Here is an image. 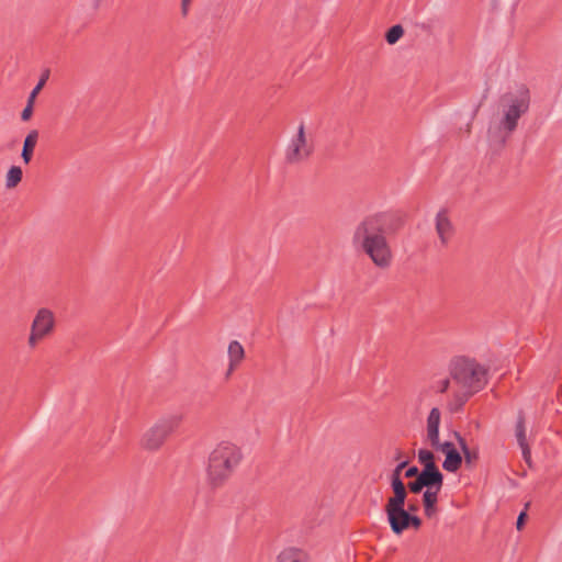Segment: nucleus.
<instances>
[{"instance_id":"1","label":"nucleus","mask_w":562,"mask_h":562,"mask_svg":"<svg viewBox=\"0 0 562 562\" xmlns=\"http://www.w3.org/2000/svg\"><path fill=\"white\" fill-rule=\"evenodd\" d=\"M530 105V94L527 89L504 94L498 104L497 115L490 122L487 140L493 147H503L516 131L518 122Z\"/></svg>"},{"instance_id":"2","label":"nucleus","mask_w":562,"mask_h":562,"mask_svg":"<svg viewBox=\"0 0 562 562\" xmlns=\"http://www.w3.org/2000/svg\"><path fill=\"white\" fill-rule=\"evenodd\" d=\"M243 461L239 446L229 440L218 442L209 453L204 470L205 483L211 490H220L229 481Z\"/></svg>"},{"instance_id":"3","label":"nucleus","mask_w":562,"mask_h":562,"mask_svg":"<svg viewBox=\"0 0 562 562\" xmlns=\"http://www.w3.org/2000/svg\"><path fill=\"white\" fill-rule=\"evenodd\" d=\"M355 243L369 256L374 266L386 269L391 266L393 252L382 226L374 218L363 221L355 232Z\"/></svg>"},{"instance_id":"4","label":"nucleus","mask_w":562,"mask_h":562,"mask_svg":"<svg viewBox=\"0 0 562 562\" xmlns=\"http://www.w3.org/2000/svg\"><path fill=\"white\" fill-rule=\"evenodd\" d=\"M486 374L487 369L474 359L458 358L453 361L450 376L456 384V400L459 404L484 386Z\"/></svg>"},{"instance_id":"5","label":"nucleus","mask_w":562,"mask_h":562,"mask_svg":"<svg viewBox=\"0 0 562 562\" xmlns=\"http://www.w3.org/2000/svg\"><path fill=\"white\" fill-rule=\"evenodd\" d=\"M407 493H393L385 504V513L394 533L401 535L409 527L418 529L422 526L419 517L409 513L404 508Z\"/></svg>"},{"instance_id":"6","label":"nucleus","mask_w":562,"mask_h":562,"mask_svg":"<svg viewBox=\"0 0 562 562\" xmlns=\"http://www.w3.org/2000/svg\"><path fill=\"white\" fill-rule=\"evenodd\" d=\"M426 491L423 495L424 513L427 518H434L437 513L438 493L440 492L443 484V475L438 468L423 469L418 474Z\"/></svg>"},{"instance_id":"7","label":"nucleus","mask_w":562,"mask_h":562,"mask_svg":"<svg viewBox=\"0 0 562 562\" xmlns=\"http://www.w3.org/2000/svg\"><path fill=\"white\" fill-rule=\"evenodd\" d=\"M55 314L47 307H41L36 311L27 337V346L35 349L44 339L49 337L55 329Z\"/></svg>"},{"instance_id":"8","label":"nucleus","mask_w":562,"mask_h":562,"mask_svg":"<svg viewBox=\"0 0 562 562\" xmlns=\"http://www.w3.org/2000/svg\"><path fill=\"white\" fill-rule=\"evenodd\" d=\"M173 430L175 427L171 420H158L143 431L139 438V447L146 452H157L165 446Z\"/></svg>"},{"instance_id":"9","label":"nucleus","mask_w":562,"mask_h":562,"mask_svg":"<svg viewBox=\"0 0 562 562\" xmlns=\"http://www.w3.org/2000/svg\"><path fill=\"white\" fill-rule=\"evenodd\" d=\"M312 150L313 145L306 135L304 124L301 123L286 147V160L291 164L301 162L310 157Z\"/></svg>"},{"instance_id":"10","label":"nucleus","mask_w":562,"mask_h":562,"mask_svg":"<svg viewBox=\"0 0 562 562\" xmlns=\"http://www.w3.org/2000/svg\"><path fill=\"white\" fill-rule=\"evenodd\" d=\"M441 420V413L439 408L434 407L430 409L426 420V440L431 448L441 451L445 454L449 451L456 450L454 445L450 441H441L439 436V426Z\"/></svg>"},{"instance_id":"11","label":"nucleus","mask_w":562,"mask_h":562,"mask_svg":"<svg viewBox=\"0 0 562 562\" xmlns=\"http://www.w3.org/2000/svg\"><path fill=\"white\" fill-rule=\"evenodd\" d=\"M435 226L440 243L446 245L453 232L452 223L446 210H441L437 213Z\"/></svg>"},{"instance_id":"12","label":"nucleus","mask_w":562,"mask_h":562,"mask_svg":"<svg viewBox=\"0 0 562 562\" xmlns=\"http://www.w3.org/2000/svg\"><path fill=\"white\" fill-rule=\"evenodd\" d=\"M274 562H308V554L295 546H285L276 554Z\"/></svg>"},{"instance_id":"13","label":"nucleus","mask_w":562,"mask_h":562,"mask_svg":"<svg viewBox=\"0 0 562 562\" xmlns=\"http://www.w3.org/2000/svg\"><path fill=\"white\" fill-rule=\"evenodd\" d=\"M227 353L228 367L226 371V378H228L234 372V370L240 364L245 357V351L243 346L238 341L234 340L229 342Z\"/></svg>"},{"instance_id":"14","label":"nucleus","mask_w":562,"mask_h":562,"mask_svg":"<svg viewBox=\"0 0 562 562\" xmlns=\"http://www.w3.org/2000/svg\"><path fill=\"white\" fill-rule=\"evenodd\" d=\"M516 438H517L518 445L521 449L524 459L526 460V462L530 463L531 453H530V448H529V445L527 442V437H526L525 419H524V416H521V415L518 417L517 425H516Z\"/></svg>"},{"instance_id":"15","label":"nucleus","mask_w":562,"mask_h":562,"mask_svg":"<svg viewBox=\"0 0 562 562\" xmlns=\"http://www.w3.org/2000/svg\"><path fill=\"white\" fill-rule=\"evenodd\" d=\"M38 131L32 130L27 133V135L24 138L21 157L24 164L26 165L30 164V161L32 160L33 151L38 142Z\"/></svg>"},{"instance_id":"16","label":"nucleus","mask_w":562,"mask_h":562,"mask_svg":"<svg viewBox=\"0 0 562 562\" xmlns=\"http://www.w3.org/2000/svg\"><path fill=\"white\" fill-rule=\"evenodd\" d=\"M412 33H440L443 32L442 21L439 18L429 19L427 22L415 23L409 30Z\"/></svg>"},{"instance_id":"17","label":"nucleus","mask_w":562,"mask_h":562,"mask_svg":"<svg viewBox=\"0 0 562 562\" xmlns=\"http://www.w3.org/2000/svg\"><path fill=\"white\" fill-rule=\"evenodd\" d=\"M46 78H47V76H43L41 78V80L38 81V83L35 86V88L30 93L29 99H27V104L21 113L22 121L27 122L32 117L35 99H36L37 94L40 93V91L43 89V87L46 82Z\"/></svg>"},{"instance_id":"18","label":"nucleus","mask_w":562,"mask_h":562,"mask_svg":"<svg viewBox=\"0 0 562 562\" xmlns=\"http://www.w3.org/2000/svg\"><path fill=\"white\" fill-rule=\"evenodd\" d=\"M453 437L462 451V459L464 458L465 463L471 467L479 458L477 451L470 450L465 439L458 431L453 432Z\"/></svg>"},{"instance_id":"19","label":"nucleus","mask_w":562,"mask_h":562,"mask_svg":"<svg viewBox=\"0 0 562 562\" xmlns=\"http://www.w3.org/2000/svg\"><path fill=\"white\" fill-rule=\"evenodd\" d=\"M462 464V454L456 449L446 453L442 468L451 473L457 472Z\"/></svg>"},{"instance_id":"20","label":"nucleus","mask_w":562,"mask_h":562,"mask_svg":"<svg viewBox=\"0 0 562 562\" xmlns=\"http://www.w3.org/2000/svg\"><path fill=\"white\" fill-rule=\"evenodd\" d=\"M407 462L406 461H403L401 462L396 468L395 470L393 471L392 473V481H391V485H392V490H393V493H396V492H400V493H407L406 492V488H405V485L404 483L402 482L400 475H401V472L402 470L406 467Z\"/></svg>"},{"instance_id":"21","label":"nucleus","mask_w":562,"mask_h":562,"mask_svg":"<svg viewBox=\"0 0 562 562\" xmlns=\"http://www.w3.org/2000/svg\"><path fill=\"white\" fill-rule=\"evenodd\" d=\"M22 180V169L18 166H12L5 176V187L8 189L15 188Z\"/></svg>"},{"instance_id":"22","label":"nucleus","mask_w":562,"mask_h":562,"mask_svg":"<svg viewBox=\"0 0 562 562\" xmlns=\"http://www.w3.org/2000/svg\"><path fill=\"white\" fill-rule=\"evenodd\" d=\"M418 461L424 465V469L437 468L435 464V456L429 449H419L417 453Z\"/></svg>"},{"instance_id":"23","label":"nucleus","mask_w":562,"mask_h":562,"mask_svg":"<svg viewBox=\"0 0 562 562\" xmlns=\"http://www.w3.org/2000/svg\"><path fill=\"white\" fill-rule=\"evenodd\" d=\"M519 0H492L491 5L492 9L497 11L501 10L504 5H507L510 11L515 10L518 5Z\"/></svg>"},{"instance_id":"24","label":"nucleus","mask_w":562,"mask_h":562,"mask_svg":"<svg viewBox=\"0 0 562 562\" xmlns=\"http://www.w3.org/2000/svg\"><path fill=\"white\" fill-rule=\"evenodd\" d=\"M448 391H451L453 396L456 397V384L453 383L452 376L440 382L439 392L445 393Z\"/></svg>"},{"instance_id":"25","label":"nucleus","mask_w":562,"mask_h":562,"mask_svg":"<svg viewBox=\"0 0 562 562\" xmlns=\"http://www.w3.org/2000/svg\"><path fill=\"white\" fill-rule=\"evenodd\" d=\"M405 32L403 25L401 24H395L393 26H391L385 33L384 35H403Z\"/></svg>"},{"instance_id":"26","label":"nucleus","mask_w":562,"mask_h":562,"mask_svg":"<svg viewBox=\"0 0 562 562\" xmlns=\"http://www.w3.org/2000/svg\"><path fill=\"white\" fill-rule=\"evenodd\" d=\"M408 488L413 493H419L424 488V485L420 479L417 476L414 482L408 483Z\"/></svg>"},{"instance_id":"27","label":"nucleus","mask_w":562,"mask_h":562,"mask_svg":"<svg viewBox=\"0 0 562 562\" xmlns=\"http://www.w3.org/2000/svg\"><path fill=\"white\" fill-rule=\"evenodd\" d=\"M192 1L193 0H181L180 8H181V15L183 18L188 16Z\"/></svg>"},{"instance_id":"28","label":"nucleus","mask_w":562,"mask_h":562,"mask_svg":"<svg viewBox=\"0 0 562 562\" xmlns=\"http://www.w3.org/2000/svg\"><path fill=\"white\" fill-rule=\"evenodd\" d=\"M420 472L418 471V469L416 467H412L409 468L406 472H405V476L406 477H414V476H418Z\"/></svg>"},{"instance_id":"29","label":"nucleus","mask_w":562,"mask_h":562,"mask_svg":"<svg viewBox=\"0 0 562 562\" xmlns=\"http://www.w3.org/2000/svg\"><path fill=\"white\" fill-rule=\"evenodd\" d=\"M526 513H521L517 518V529H521L525 524Z\"/></svg>"},{"instance_id":"30","label":"nucleus","mask_w":562,"mask_h":562,"mask_svg":"<svg viewBox=\"0 0 562 562\" xmlns=\"http://www.w3.org/2000/svg\"><path fill=\"white\" fill-rule=\"evenodd\" d=\"M103 0H91V8L93 11H97Z\"/></svg>"},{"instance_id":"31","label":"nucleus","mask_w":562,"mask_h":562,"mask_svg":"<svg viewBox=\"0 0 562 562\" xmlns=\"http://www.w3.org/2000/svg\"><path fill=\"white\" fill-rule=\"evenodd\" d=\"M400 37H386L390 45H394Z\"/></svg>"},{"instance_id":"32","label":"nucleus","mask_w":562,"mask_h":562,"mask_svg":"<svg viewBox=\"0 0 562 562\" xmlns=\"http://www.w3.org/2000/svg\"><path fill=\"white\" fill-rule=\"evenodd\" d=\"M417 508H418V507H417V505H415V504H409V506H408V509H407V510H409V513L412 514L413 512H416V510H417Z\"/></svg>"}]
</instances>
